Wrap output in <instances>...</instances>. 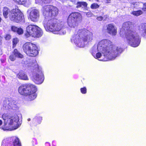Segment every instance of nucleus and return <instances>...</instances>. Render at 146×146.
<instances>
[{
	"label": "nucleus",
	"instance_id": "f257e3e1",
	"mask_svg": "<svg viewBox=\"0 0 146 146\" xmlns=\"http://www.w3.org/2000/svg\"><path fill=\"white\" fill-rule=\"evenodd\" d=\"M98 44L99 47L104 50L106 54V55H105L106 58L102 60L103 61H108V60H113L118 56L119 53H121L123 51V49L120 47H113L112 42L108 39L102 40Z\"/></svg>",
	"mask_w": 146,
	"mask_h": 146
},
{
	"label": "nucleus",
	"instance_id": "f03ea898",
	"mask_svg": "<svg viewBox=\"0 0 146 146\" xmlns=\"http://www.w3.org/2000/svg\"><path fill=\"white\" fill-rule=\"evenodd\" d=\"M92 33L83 29L75 32L71 40L72 42L75 43L77 46L82 48L87 43L92 41Z\"/></svg>",
	"mask_w": 146,
	"mask_h": 146
},
{
	"label": "nucleus",
	"instance_id": "7ed1b4c3",
	"mask_svg": "<svg viewBox=\"0 0 146 146\" xmlns=\"http://www.w3.org/2000/svg\"><path fill=\"white\" fill-rule=\"evenodd\" d=\"M63 23L56 22L55 19L51 17H44L43 25L46 30L55 34L64 35L66 33V28L63 27Z\"/></svg>",
	"mask_w": 146,
	"mask_h": 146
},
{
	"label": "nucleus",
	"instance_id": "20e7f679",
	"mask_svg": "<svg viewBox=\"0 0 146 146\" xmlns=\"http://www.w3.org/2000/svg\"><path fill=\"white\" fill-rule=\"evenodd\" d=\"M36 89L34 85L31 84H26L20 86L18 88V91L21 95L27 96L29 100L31 101L34 100L37 96L36 93Z\"/></svg>",
	"mask_w": 146,
	"mask_h": 146
},
{
	"label": "nucleus",
	"instance_id": "39448f33",
	"mask_svg": "<svg viewBox=\"0 0 146 146\" xmlns=\"http://www.w3.org/2000/svg\"><path fill=\"white\" fill-rule=\"evenodd\" d=\"M4 116L2 117L4 120V126L1 127V129L10 130H14L17 129L19 126L18 124L19 117L17 115H15L11 118H8L7 117L4 118Z\"/></svg>",
	"mask_w": 146,
	"mask_h": 146
},
{
	"label": "nucleus",
	"instance_id": "423d86ee",
	"mask_svg": "<svg viewBox=\"0 0 146 146\" xmlns=\"http://www.w3.org/2000/svg\"><path fill=\"white\" fill-rule=\"evenodd\" d=\"M126 38L127 42L131 46L135 47L139 44L141 40L139 36L134 31H128L124 35Z\"/></svg>",
	"mask_w": 146,
	"mask_h": 146
},
{
	"label": "nucleus",
	"instance_id": "0eeeda50",
	"mask_svg": "<svg viewBox=\"0 0 146 146\" xmlns=\"http://www.w3.org/2000/svg\"><path fill=\"white\" fill-rule=\"evenodd\" d=\"M31 69L33 70L32 71V80L36 84H41L44 81V77L41 69L39 68L37 64H36L34 65V66L32 67Z\"/></svg>",
	"mask_w": 146,
	"mask_h": 146
},
{
	"label": "nucleus",
	"instance_id": "6e6552de",
	"mask_svg": "<svg viewBox=\"0 0 146 146\" xmlns=\"http://www.w3.org/2000/svg\"><path fill=\"white\" fill-rule=\"evenodd\" d=\"M82 20V16L79 13H72L68 16L67 23L68 26L70 27L74 28L80 23Z\"/></svg>",
	"mask_w": 146,
	"mask_h": 146
},
{
	"label": "nucleus",
	"instance_id": "1a4fd4ad",
	"mask_svg": "<svg viewBox=\"0 0 146 146\" xmlns=\"http://www.w3.org/2000/svg\"><path fill=\"white\" fill-rule=\"evenodd\" d=\"M27 33L25 36L29 37V36L34 37H39L42 36V32L41 29L37 26L30 25L27 27Z\"/></svg>",
	"mask_w": 146,
	"mask_h": 146
},
{
	"label": "nucleus",
	"instance_id": "9d476101",
	"mask_svg": "<svg viewBox=\"0 0 146 146\" xmlns=\"http://www.w3.org/2000/svg\"><path fill=\"white\" fill-rule=\"evenodd\" d=\"M23 48L24 52L29 56H35L38 53L37 47L31 42L26 43L23 45Z\"/></svg>",
	"mask_w": 146,
	"mask_h": 146
},
{
	"label": "nucleus",
	"instance_id": "9b49d317",
	"mask_svg": "<svg viewBox=\"0 0 146 146\" xmlns=\"http://www.w3.org/2000/svg\"><path fill=\"white\" fill-rule=\"evenodd\" d=\"M41 11L44 17H54L58 13V8L52 5H46L43 6Z\"/></svg>",
	"mask_w": 146,
	"mask_h": 146
},
{
	"label": "nucleus",
	"instance_id": "f8f14e48",
	"mask_svg": "<svg viewBox=\"0 0 146 146\" xmlns=\"http://www.w3.org/2000/svg\"><path fill=\"white\" fill-rule=\"evenodd\" d=\"M9 18L12 21L19 23L24 21L23 14L17 9H13L9 13Z\"/></svg>",
	"mask_w": 146,
	"mask_h": 146
},
{
	"label": "nucleus",
	"instance_id": "ddd939ff",
	"mask_svg": "<svg viewBox=\"0 0 146 146\" xmlns=\"http://www.w3.org/2000/svg\"><path fill=\"white\" fill-rule=\"evenodd\" d=\"M3 109L6 111H11L17 109L16 102L11 98H6L3 101Z\"/></svg>",
	"mask_w": 146,
	"mask_h": 146
},
{
	"label": "nucleus",
	"instance_id": "4468645a",
	"mask_svg": "<svg viewBox=\"0 0 146 146\" xmlns=\"http://www.w3.org/2000/svg\"><path fill=\"white\" fill-rule=\"evenodd\" d=\"M1 146H21V143L17 137H13L3 140Z\"/></svg>",
	"mask_w": 146,
	"mask_h": 146
},
{
	"label": "nucleus",
	"instance_id": "2eb2a0df",
	"mask_svg": "<svg viewBox=\"0 0 146 146\" xmlns=\"http://www.w3.org/2000/svg\"><path fill=\"white\" fill-rule=\"evenodd\" d=\"M133 25L132 23L128 21L124 23L122 25L121 29L120 32V34L121 37H123L125 34L128 31H133L132 30Z\"/></svg>",
	"mask_w": 146,
	"mask_h": 146
},
{
	"label": "nucleus",
	"instance_id": "dca6fc26",
	"mask_svg": "<svg viewBox=\"0 0 146 146\" xmlns=\"http://www.w3.org/2000/svg\"><path fill=\"white\" fill-rule=\"evenodd\" d=\"M27 12H29V18L31 21L34 22L38 21L40 17V12L38 10L32 9L31 10H28Z\"/></svg>",
	"mask_w": 146,
	"mask_h": 146
},
{
	"label": "nucleus",
	"instance_id": "f3484780",
	"mask_svg": "<svg viewBox=\"0 0 146 146\" xmlns=\"http://www.w3.org/2000/svg\"><path fill=\"white\" fill-rule=\"evenodd\" d=\"M98 52H101L104 54V57L105 55H106V54L105 51L101 49L100 47H99L98 44L97 45L95 44L90 50V52L92 56H94V54Z\"/></svg>",
	"mask_w": 146,
	"mask_h": 146
},
{
	"label": "nucleus",
	"instance_id": "a211bd4d",
	"mask_svg": "<svg viewBox=\"0 0 146 146\" xmlns=\"http://www.w3.org/2000/svg\"><path fill=\"white\" fill-rule=\"evenodd\" d=\"M108 33L113 36L116 35L117 33V29L116 27L111 24L108 25L107 27Z\"/></svg>",
	"mask_w": 146,
	"mask_h": 146
},
{
	"label": "nucleus",
	"instance_id": "6ab92c4d",
	"mask_svg": "<svg viewBox=\"0 0 146 146\" xmlns=\"http://www.w3.org/2000/svg\"><path fill=\"white\" fill-rule=\"evenodd\" d=\"M87 5V3L83 1L78 2L76 4V7L77 8L81 9L83 10H85V7Z\"/></svg>",
	"mask_w": 146,
	"mask_h": 146
},
{
	"label": "nucleus",
	"instance_id": "aec40b11",
	"mask_svg": "<svg viewBox=\"0 0 146 146\" xmlns=\"http://www.w3.org/2000/svg\"><path fill=\"white\" fill-rule=\"evenodd\" d=\"M17 76L18 78L20 79L24 80H29L27 75L22 71L20 72Z\"/></svg>",
	"mask_w": 146,
	"mask_h": 146
},
{
	"label": "nucleus",
	"instance_id": "412c9836",
	"mask_svg": "<svg viewBox=\"0 0 146 146\" xmlns=\"http://www.w3.org/2000/svg\"><path fill=\"white\" fill-rule=\"evenodd\" d=\"M139 29L140 30H143L142 32V35L146 38V23H142L139 27Z\"/></svg>",
	"mask_w": 146,
	"mask_h": 146
},
{
	"label": "nucleus",
	"instance_id": "4be33fe9",
	"mask_svg": "<svg viewBox=\"0 0 146 146\" xmlns=\"http://www.w3.org/2000/svg\"><path fill=\"white\" fill-rule=\"evenodd\" d=\"M42 119V117L40 116H36L33 119V123L37 124V123L40 124Z\"/></svg>",
	"mask_w": 146,
	"mask_h": 146
},
{
	"label": "nucleus",
	"instance_id": "5701e85b",
	"mask_svg": "<svg viewBox=\"0 0 146 146\" xmlns=\"http://www.w3.org/2000/svg\"><path fill=\"white\" fill-rule=\"evenodd\" d=\"M11 11L7 7H4L3 11V14L4 17L5 18H8V15L9 14V13Z\"/></svg>",
	"mask_w": 146,
	"mask_h": 146
},
{
	"label": "nucleus",
	"instance_id": "b1692460",
	"mask_svg": "<svg viewBox=\"0 0 146 146\" xmlns=\"http://www.w3.org/2000/svg\"><path fill=\"white\" fill-rule=\"evenodd\" d=\"M13 54H14L16 57H17L20 58H23V55H22L17 49L14 50L13 52Z\"/></svg>",
	"mask_w": 146,
	"mask_h": 146
},
{
	"label": "nucleus",
	"instance_id": "393cba45",
	"mask_svg": "<svg viewBox=\"0 0 146 146\" xmlns=\"http://www.w3.org/2000/svg\"><path fill=\"white\" fill-rule=\"evenodd\" d=\"M143 12L141 10H139L137 11H133L131 12V13L133 15L138 16L143 14Z\"/></svg>",
	"mask_w": 146,
	"mask_h": 146
},
{
	"label": "nucleus",
	"instance_id": "a878e982",
	"mask_svg": "<svg viewBox=\"0 0 146 146\" xmlns=\"http://www.w3.org/2000/svg\"><path fill=\"white\" fill-rule=\"evenodd\" d=\"M131 6L132 7L137 8L139 7L140 3L138 2H131Z\"/></svg>",
	"mask_w": 146,
	"mask_h": 146
},
{
	"label": "nucleus",
	"instance_id": "bb28decb",
	"mask_svg": "<svg viewBox=\"0 0 146 146\" xmlns=\"http://www.w3.org/2000/svg\"><path fill=\"white\" fill-rule=\"evenodd\" d=\"M99 7V5L97 4L94 3L91 5L90 7L92 9H95L98 8Z\"/></svg>",
	"mask_w": 146,
	"mask_h": 146
},
{
	"label": "nucleus",
	"instance_id": "cd10ccee",
	"mask_svg": "<svg viewBox=\"0 0 146 146\" xmlns=\"http://www.w3.org/2000/svg\"><path fill=\"white\" fill-rule=\"evenodd\" d=\"M100 52H98L96 53V54H94V56H93L95 58H100L102 56L101 53Z\"/></svg>",
	"mask_w": 146,
	"mask_h": 146
},
{
	"label": "nucleus",
	"instance_id": "c85d7f7f",
	"mask_svg": "<svg viewBox=\"0 0 146 146\" xmlns=\"http://www.w3.org/2000/svg\"><path fill=\"white\" fill-rule=\"evenodd\" d=\"M19 4H24L26 1V0H13Z\"/></svg>",
	"mask_w": 146,
	"mask_h": 146
},
{
	"label": "nucleus",
	"instance_id": "c756f323",
	"mask_svg": "<svg viewBox=\"0 0 146 146\" xmlns=\"http://www.w3.org/2000/svg\"><path fill=\"white\" fill-rule=\"evenodd\" d=\"M15 58L16 56L13 53L9 57L10 60L12 61H14L15 60Z\"/></svg>",
	"mask_w": 146,
	"mask_h": 146
},
{
	"label": "nucleus",
	"instance_id": "7c9ffc66",
	"mask_svg": "<svg viewBox=\"0 0 146 146\" xmlns=\"http://www.w3.org/2000/svg\"><path fill=\"white\" fill-rule=\"evenodd\" d=\"M81 92L83 94H85L87 92V89L85 87L81 88L80 89Z\"/></svg>",
	"mask_w": 146,
	"mask_h": 146
},
{
	"label": "nucleus",
	"instance_id": "2f4dec72",
	"mask_svg": "<svg viewBox=\"0 0 146 146\" xmlns=\"http://www.w3.org/2000/svg\"><path fill=\"white\" fill-rule=\"evenodd\" d=\"M23 32V30L21 28H18L17 31V33L19 35H21L22 34Z\"/></svg>",
	"mask_w": 146,
	"mask_h": 146
},
{
	"label": "nucleus",
	"instance_id": "473e14b6",
	"mask_svg": "<svg viewBox=\"0 0 146 146\" xmlns=\"http://www.w3.org/2000/svg\"><path fill=\"white\" fill-rule=\"evenodd\" d=\"M18 42L17 38H15L13 39V46L14 47L15 46Z\"/></svg>",
	"mask_w": 146,
	"mask_h": 146
},
{
	"label": "nucleus",
	"instance_id": "72a5a7b5",
	"mask_svg": "<svg viewBox=\"0 0 146 146\" xmlns=\"http://www.w3.org/2000/svg\"><path fill=\"white\" fill-rule=\"evenodd\" d=\"M11 29L12 31L17 32L18 29V28L15 26H12L11 27Z\"/></svg>",
	"mask_w": 146,
	"mask_h": 146
},
{
	"label": "nucleus",
	"instance_id": "f704fd0d",
	"mask_svg": "<svg viewBox=\"0 0 146 146\" xmlns=\"http://www.w3.org/2000/svg\"><path fill=\"white\" fill-rule=\"evenodd\" d=\"M86 16L88 17H91L93 15V13L90 12H88L86 13Z\"/></svg>",
	"mask_w": 146,
	"mask_h": 146
},
{
	"label": "nucleus",
	"instance_id": "c9c22d12",
	"mask_svg": "<svg viewBox=\"0 0 146 146\" xmlns=\"http://www.w3.org/2000/svg\"><path fill=\"white\" fill-rule=\"evenodd\" d=\"M5 39L7 40H9L11 38V36L9 34H7L5 37Z\"/></svg>",
	"mask_w": 146,
	"mask_h": 146
},
{
	"label": "nucleus",
	"instance_id": "e433bc0d",
	"mask_svg": "<svg viewBox=\"0 0 146 146\" xmlns=\"http://www.w3.org/2000/svg\"><path fill=\"white\" fill-rule=\"evenodd\" d=\"M103 19V17L102 16L98 17L96 18V19L99 21H102Z\"/></svg>",
	"mask_w": 146,
	"mask_h": 146
},
{
	"label": "nucleus",
	"instance_id": "4c0bfd02",
	"mask_svg": "<svg viewBox=\"0 0 146 146\" xmlns=\"http://www.w3.org/2000/svg\"><path fill=\"white\" fill-rule=\"evenodd\" d=\"M41 1L45 3H49L50 1V0H41Z\"/></svg>",
	"mask_w": 146,
	"mask_h": 146
},
{
	"label": "nucleus",
	"instance_id": "58836bf2",
	"mask_svg": "<svg viewBox=\"0 0 146 146\" xmlns=\"http://www.w3.org/2000/svg\"><path fill=\"white\" fill-rule=\"evenodd\" d=\"M142 10L144 11H146V3H144L143 4Z\"/></svg>",
	"mask_w": 146,
	"mask_h": 146
},
{
	"label": "nucleus",
	"instance_id": "ea45409f",
	"mask_svg": "<svg viewBox=\"0 0 146 146\" xmlns=\"http://www.w3.org/2000/svg\"><path fill=\"white\" fill-rule=\"evenodd\" d=\"M111 0H105V2L106 3H109L111 2Z\"/></svg>",
	"mask_w": 146,
	"mask_h": 146
},
{
	"label": "nucleus",
	"instance_id": "a19ab883",
	"mask_svg": "<svg viewBox=\"0 0 146 146\" xmlns=\"http://www.w3.org/2000/svg\"><path fill=\"white\" fill-rule=\"evenodd\" d=\"M45 145L46 146H50V144L48 142H46Z\"/></svg>",
	"mask_w": 146,
	"mask_h": 146
},
{
	"label": "nucleus",
	"instance_id": "79ce46f5",
	"mask_svg": "<svg viewBox=\"0 0 146 146\" xmlns=\"http://www.w3.org/2000/svg\"><path fill=\"white\" fill-rule=\"evenodd\" d=\"M103 17V18H105V19H106L107 17H108V16L107 15H104Z\"/></svg>",
	"mask_w": 146,
	"mask_h": 146
},
{
	"label": "nucleus",
	"instance_id": "37998d69",
	"mask_svg": "<svg viewBox=\"0 0 146 146\" xmlns=\"http://www.w3.org/2000/svg\"><path fill=\"white\" fill-rule=\"evenodd\" d=\"M2 123V121L0 120V125H1Z\"/></svg>",
	"mask_w": 146,
	"mask_h": 146
},
{
	"label": "nucleus",
	"instance_id": "c03bdc74",
	"mask_svg": "<svg viewBox=\"0 0 146 146\" xmlns=\"http://www.w3.org/2000/svg\"><path fill=\"white\" fill-rule=\"evenodd\" d=\"M27 120L28 121H30L31 120V119L30 118H29V119H28Z\"/></svg>",
	"mask_w": 146,
	"mask_h": 146
},
{
	"label": "nucleus",
	"instance_id": "a18cd8bd",
	"mask_svg": "<svg viewBox=\"0 0 146 146\" xmlns=\"http://www.w3.org/2000/svg\"><path fill=\"white\" fill-rule=\"evenodd\" d=\"M130 2L132 1H133V0H128Z\"/></svg>",
	"mask_w": 146,
	"mask_h": 146
},
{
	"label": "nucleus",
	"instance_id": "49530a36",
	"mask_svg": "<svg viewBox=\"0 0 146 146\" xmlns=\"http://www.w3.org/2000/svg\"><path fill=\"white\" fill-rule=\"evenodd\" d=\"M1 19L0 17V22H1Z\"/></svg>",
	"mask_w": 146,
	"mask_h": 146
},
{
	"label": "nucleus",
	"instance_id": "de8ad7c7",
	"mask_svg": "<svg viewBox=\"0 0 146 146\" xmlns=\"http://www.w3.org/2000/svg\"><path fill=\"white\" fill-rule=\"evenodd\" d=\"M52 146H55V145H52Z\"/></svg>",
	"mask_w": 146,
	"mask_h": 146
}]
</instances>
